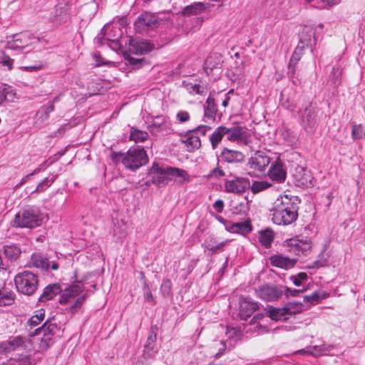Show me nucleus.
Segmentation results:
<instances>
[{"label":"nucleus","instance_id":"1","mask_svg":"<svg viewBox=\"0 0 365 365\" xmlns=\"http://www.w3.org/2000/svg\"><path fill=\"white\" fill-rule=\"evenodd\" d=\"M301 200L295 195L279 196L272 209V221L278 225H289L298 218Z\"/></svg>","mask_w":365,"mask_h":365},{"label":"nucleus","instance_id":"2","mask_svg":"<svg viewBox=\"0 0 365 365\" xmlns=\"http://www.w3.org/2000/svg\"><path fill=\"white\" fill-rule=\"evenodd\" d=\"M110 158L114 164L122 163L126 169L131 171L137 170L148 162L145 150L140 146L132 147L126 153L112 151Z\"/></svg>","mask_w":365,"mask_h":365},{"label":"nucleus","instance_id":"3","mask_svg":"<svg viewBox=\"0 0 365 365\" xmlns=\"http://www.w3.org/2000/svg\"><path fill=\"white\" fill-rule=\"evenodd\" d=\"M14 282L19 292L26 296H31L38 289V277L36 274L24 270L15 276Z\"/></svg>","mask_w":365,"mask_h":365},{"label":"nucleus","instance_id":"4","mask_svg":"<svg viewBox=\"0 0 365 365\" xmlns=\"http://www.w3.org/2000/svg\"><path fill=\"white\" fill-rule=\"evenodd\" d=\"M53 318L48 319L45 323L40 327L36 328L34 333H30L29 336L42 334L40 348L42 350L48 349L53 343V336L57 334L60 327L56 322H52Z\"/></svg>","mask_w":365,"mask_h":365},{"label":"nucleus","instance_id":"5","mask_svg":"<svg viewBox=\"0 0 365 365\" xmlns=\"http://www.w3.org/2000/svg\"><path fill=\"white\" fill-rule=\"evenodd\" d=\"M42 219L39 212L34 209H27L16 215L13 225L17 227L33 228L41 224Z\"/></svg>","mask_w":365,"mask_h":365},{"label":"nucleus","instance_id":"6","mask_svg":"<svg viewBox=\"0 0 365 365\" xmlns=\"http://www.w3.org/2000/svg\"><path fill=\"white\" fill-rule=\"evenodd\" d=\"M269 163L270 158L268 155L262 152L255 153L248 160L249 175L255 176L264 175Z\"/></svg>","mask_w":365,"mask_h":365},{"label":"nucleus","instance_id":"7","mask_svg":"<svg viewBox=\"0 0 365 365\" xmlns=\"http://www.w3.org/2000/svg\"><path fill=\"white\" fill-rule=\"evenodd\" d=\"M168 167H161L158 163L154 162L149 169L148 175L151 176L150 181H147L146 184H154L158 187L165 186L170 180L168 176Z\"/></svg>","mask_w":365,"mask_h":365},{"label":"nucleus","instance_id":"8","mask_svg":"<svg viewBox=\"0 0 365 365\" xmlns=\"http://www.w3.org/2000/svg\"><path fill=\"white\" fill-rule=\"evenodd\" d=\"M206 130L207 128L205 126H198L194 130L186 132V134L182 138L181 141L184 143L188 152H193L200 148L201 140L198 134L201 133L202 135H205Z\"/></svg>","mask_w":365,"mask_h":365},{"label":"nucleus","instance_id":"9","mask_svg":"<svg viewBox=\"0 0 365 365\" xmlns=\"http://www.w3.org/2000/svg\"><path fill=\"white\" fill-rule=\"evenodd\" d=\"M134 25L139 32L148 31L160 25V19L154 14L145 12L138 16Z\"/></svg>","mask_w":365,"mask_h":365},{"label":"nucleus","instance_id":"10","mask_svg":"<svg viewBox=\"0 0 365 365\" xmlns=\"http://www.w3.org/2000/svg\"><path fill=\"white\" fill-rule=\"evenodd\" d=\"M35 38L29 33H19L7 38L6 48L14 51H21L29 46Z\"/></svg>","mask_w":365,"mask_h":365},{"label":"nucleus","instance_id":"11","mask_svg":"<svg viewBox=\"0 0 365 365\" xmlns=\"http://www.w3.org/2000/svg\"><path fill=\"white\" fill-rule=\"evenodd\" d=\"M258 297L267 302L278 300L284 294L283 287L266 284L256 290Z\"/></svg>","mask_w":365,"mask_h":365},{"label":"nucleus","instance_id":"12","mask_svg":"<svg viewBox=\"0 0 365 365\" xmlns=\"http://www.w3.org/2000/svg\"><path fill=\"white\" fill-rule=\"evenodd\" d=\"M291 173L297 186L307 187L313 185L311 173L304 167L293 163Z\"/></svg>","mask_w":365,"mask_h":365},{"label":"nucleus","instance_id":"13","mask_svg":"<svg viewBox=\"0 0 365 365\" xmlns=\"http://www.w3.org/2000/svg\"><path fill=\"white\" fill-rule=\"evenodd\" d=\"M292 303H288L283 308H273L270 307L267 311V316L272 320L285 321L288 319L287 316L296 314L299 311V306L297 307L296 310L292 309Z\"/></svg>","mask_w":365,"mask_h":365},{"label":"nucleus","instance_id":"14","mask_svg":"<svg viewBox=\"0 0 365 365\" xmlns=\"http://www.w3.org/2000/svg\"><path fill=\"white\" fill-rule=\"evenodd\" d=\"M250 187V180L245 178H236L225 182V190L229 193H242Z\"/></svg>","mask_w":365,"mask_h":365},{"label":"nucleus","instance_id":"15","mask_svg":"<svg viewBox=\"0 0 365 365\" xmlns=\"http://www.w3.org/2000/svg\"><path fill=\"white\" fill-rule=\"evenodd\" d=\"M267 174L272 181L278 183L284 182L287 178L286 170L280 160H275L271 163Z\"/></svg>","mask_w":365,"mask_h":365},{"label":"nucleus","instance_id":"16","mask_svg":"<svg viewBox=\"0 0 365 365\" xmlns=\"http://www.w3.org/2000/svg\"><path fill=\"white\" fill-rule=\"evenodd\" d=\"M222 161L227 163H242L245 160L244 154L238 150L224 148L220 155Z\"/></svg>","mask_w":365,"mask_h":365},{"label":"nucleus","instance_id":"17","mask_svg":"<svg viewBox=\"0 0 365 365\" xmlns=\"http://www.w3.org/2000/svg\"><path fill=\"white\" fill-rule=\"evenodd\" d=\"M258 309V303L252 301L250 298H245L242 299L240 302V315L241 319L246 320Z\"/></svg>","mask_w":365,"mask_h":365},{"label":"nucleus","instance_id":"18","mask_svg":"<svg viewBox=\"0 0 365 365\" xmlns=\"http://www.w3.org/2000/svg\"><path fill=\"white\" fill-rule=\"evenodd\" d=\"M252 230L251 220L249 218L245 222L234 223L230 222L229 225H226V230L232 233L247 235L251 232Z\"/></svg>","mask_w":365,"mask_h":365},{"label":"nucleus","instance_id":"19","mask_svg":"<svg viewBox=\"0 0 365 365\" xmlns=\"http://www.w3.org/2000/svg\"><path fill=\"white\" fill-rule=\"evenodd\" d=\"M61 292L62 289L59 284H50L43 289V292L38 297V302H46L48 300H51Z\"/></svg>","mask_w":365,"mask_h":365},{"label":"nucleus","instance_id":"20","mask_svg":"<svg viewBox=\"0 0 365 365\" xmlns=\"http://www.w3.org/2000/svg\"><path fill=\"white\" fill-rule=\"evenodd\" d=\"M156 339L157 334L153 331H150L144 345L143 356L145 359H152L157 352L155 350Z\"/></svg>","mask_w":365,"mask_h":365},{"label":"nucleus","instance_id":"21","mask_svg":"<svg viewBox=\"0 0 365 365\" xmlns=\"http://www.w3.org/2000/svg\"><path fill=\"white\" fill-rule=\"evenodd\" d=\"M83 290V285L81 282L70 286L59 298V303L61 304H66L71 298L78 295Z\"/></svg>","mask_w":365,"mask_h":365},{"label":"nucleus","instance_id":"22","mask_svg":"<svg viewBox=\"0 0 365 365\" xmlns=\"http://www.w3.org/2000/svg\"><path fill=\"white\" fill-rule=\"evenodd\" d=\"M154 45L145 40H136L131 44V51L135 54H144L151 51Z\"/></svg>","mask_w":365,"mask_h":365},{"label":"nucleus","instance_id":"23","mask_svg":"<svg viewBox=\"0 0 365 365\" xmlns=\"http://www.w3.org/2000/svg\"><path fill=\"white\" fill-rule=\"evenodd\" d=\"M229 240H225L221 242H218L217 240L215 237H209L205 241V248L211 252V254H216L221 251L222 248L227 244Z\"/></svg>","mask_w":365,"mask_h":365},{"label":"nucleus","instance_id":"24","mask_svg":"<svg viewBox=\"0 0 365 365\" xmlns=\"http://www.w3.org/2000/svg\"><path fill=\"white\" fill-rule=\"evenodd\" d=\"M270 260L273 266L284 269L292 268L296 263V260L281 255H274Z\"/></svg>","mask_w":365,"mask_h":365},{"label":"nucleus","instance_id":"25","mask_svg":"<svg viewBox=\"0 0 365 365\" xmlns=\"http://www.w3.org/2000/svg\"><path fill=\"white\" fill-rule=\"evenodd\" d=\"M31 262L34 267L42 270L48 271L50 268L48 259L42 254L34 253L31 255Z\"/></svg>","mask_w":365,"mask_h":365},{"label":"nucleus","instance_id":"26","mask_svg":"<svg viewBox=\"0 0 365 365\" xmlns=\"http://www.w3.org/2000/svg\"><path fill=\"white\" fill-rule=\"evenodd\" d=\"M274 238V233L271 229H266L259 232V242L265 248H269Z\"/></svg>","mask_w":365,"mask_h":365},{"label":"nucleus","instance_id":"27","mask_svg":"<svg viewBox=\"0 0 365 365\" xmlns=\"http://www.w3.org/2000/svg\"><path fill=\"white\" fill-rule=\"evenodd\" d=\"M314 41V39L312 40L311 38H309V39L301 38L299 43H298L297 48H295L292 54V56L291 58V62L294 61L295 63H297L300 59L304 48L305 47H312V42Z\"/></svg>","mask_w":365,"mask_h":365},{"label":"nucleus","instance_id":"28","mask_svg":"<svg viewBox=\"0 0 365 365\" xmlns=\"http://www.w3.org/2000/svg\"><path fill=\"white\" fill-rule=\"evenodd\" d=\"M229 131L230 130L227 128L225 126H220L212 133L210 136V140L213 149L217 148L218 143Z\"/></svg>","mask_w":365,"mask_h":365},{"label":"nucleus","instance_id":"29","mask_svg":"<svg viewBox=\"0 0 365 365\" xmlns=\"http://www.w3.org/2000/svg\"><path fill=\"white\" fill-rule=\"evenodd\" d=\"M5 258L10 261H15L21 254V250L16 245H6L4 247Z\"/></svg>","mask_w":365,"mask_h":365},{"label":"nucleus","instance_id":"30","mask_svg":"<svg viewBox=\"0 0 365 365\" xmlns=\"http://www.w3.org/2000/svg\"><path fill=\"white\" fill-rule=\"evenodd\" d=\"M148 138V133L133 127L130 129V140L135 143H142Z\"/></svg>","mask_w":365,"mask_h":365},{"label":"nucleus","instance_id":"31","mask_svg":"<svg viewBox=\"0 0 365 365\" xmlns=\"http://www.w3.org/2000/svg\"><path fill=\"white\" fill-rule=\"evenodd\" d=\"M185 87L187 92L190 94H199V95H203L206 93L207 89L206 87L200 86L199 84L196 83H185L184 82Z\"/></svg>","mask_w":365,"mask_h":365},{"label":"nucleus","instance_id":"32","mask_svg":"<svg viewBox=\"0 0 365 365\" xmlns=\"http://www.w3.org/2000/svg\"><path fill=\"white\" fill-rule=\"evenodd\" d=\"M205 9V6L203 3L197 2L185 7L183 11V13L185 15L197 14Z\"/></svg>","mask_w":365,"mask_h":365},{"label":"nucleus","instance_id":"33","mask_svg":"<svg viewBox=\"0 0 365 365\" xmlns=\"http://www.w3.org/2000/svg\"><path fill=\"white\" fill-rule=\"evenodd\" d=\"M301 123L307 133L312 132L316 121L313 115H302Z\"/></svg>","mask_w":365,"mask_h":365},{"label":"nucleus","instance_id":"34","mask_svg":"<svg viewBox=\"0 0 365 365\" xmlns=\"http://www.w3.org/2000/svg\"><path fill=\"white\" fill-rule=\"evenodd\" d=\"M333 349V346H326L324 344L322 346H314L310 351H307L309 354L313 356H320L326 354L327 352L330 351Z\"/></svg>","mask_w":365,"mask_h":365},{"label":"nucleus","instance_id":"35","mask_svg":"<svg viewBox=\"0 0 365 365\" xmlns=\"http://www.w3.org/2000/svg\"><path fill=\"white\" fill-rule=\"evenodd\" d=\"M14 301V294L11 292L0 291V306L10 305Z\"/></svg>","mask_w":365,"mask_h":365},{"label":"nucleus","instance_id":"36","mask_svg":"<svg viewBox=\"0 0 365 365\" xmlns=\"http://www.w3.org/2000/svg\"><path fill=\"white\" fill-rule=\"evenodd\" d=\"M168 173L170 176H178L184 180L189 181V175L186 170L175 167H168Z\"/></svg>","mask_w":365,"mask_h":365},{"label":"nucleus","instance_id":"37","mask_svg":"<svg viewBox=\"0 0 365 365\" xmlns=\"http://www.w3.org/2000/svg\"><path fill=\"white\" fill-rule=\"evenodd\" d=\"M271 185V183L267 181H255L250 187L253 193H257L269 188Z\"/></svg>","mask_w":365,"mask_h":365},{"label":"nucleus","instance_id":"38","mask_svg":"<svg viewBox=\"0 0 365 365\" xmlns=\"http://www.w3.org/2000/svg\"><path fill=\"white\" fill-rule=\"evenodd\" d=\"M289 245L295 246L298 252L302 251V252L310 248V245L307 242H299L298 240L291 239L289 240Z\"/></svg>","mask_w":365,"mask_h":365},{"label":"nucleus","instance_id":"39","mask_svg":"<svg viewBox=\"0 0 365 365\" xmlns=\"http://www.w3.org/2000/svg\"><path fill=\"white\" fill-rule=\"evenodd\" d=\"M324 296L323 297H321L319 292L316 291V292H314L310 295L304 296L303 302H308L311 304H316L320 301V299L322 298H324Z\"/></svg>","mask_w":365,"mask_h":365},{"label":"nucleus","instance_id":"40","mask_svg":"<svg viewBox=\"0 0 365 365\" xmlns=\"http://www.w3.org/2000/svg\"><path fill=\"white\" fill-rule=\"evenodd\" d=\"M54 180V178H52L51 179H48V178H44L38 184V185L36 187L35 192H41L44 191L47 187H50L52 185Z\"/></svg>","mask_w":365,"mask_h":365},{"label":"nucleus","instance_id":"41","mask_svg":"<svg viewBox=\"0 0 365 365\" xmlns=\"http://www.w3.org/2000/svg\"><path fill=\"white\" fill-rule=\"evenodd\" d=\"M6 343H9L8 347L9 348L10 351L16 349L20 345H21L24 342L23 338L18 336L15 337L10 338L9 340L6 341Z\"/></svg>","mask_w":365,"mask_h":365},{"label":"nucleus","instance_id":"42","mask_svg":"<svg viewBox=\"0 0 365 365\" xmlns=\"http://www.w3.org/2000/svg\"><path fill=\"white\" fill-rule=\"evenodd\" d=\"M308 279V275L306 272H299L296 275L290 277V279L292 281L295 286L299 287L303 281Z\"/></svg>","mask_w":365,"mask_h":365},{"label":"nucleus","instance_id":"43","mask_svg":"<svg viewBox=\"0 0 365 365\" xmlns=\"http://www.w3.org/2000/svg\"><path fill=\"white\" fill-rule=\"evenodd\" d=\"M351 134L354 139H361L365 135L364 129L361 125H354L351 130Z\"/></svg>","mask_w":365,"mask_h":365},{"label":"nucleus","instance_id":"44","mask_svg":"<svg viewBox=\"0 0 365 365\" xmlns=\"http://www.w3.org/2000/svg\"><path fill=\"white\" fill-rule=\"evenodd\" d=\"M143 297L146 302H150L152 304H155V299L151 293V291L146 282L144 283L143 287Z\"/></svg>","mask_w":365,"mask_h":365},{"label":"nucleus","instance_id":"45","mask_svg":"<svg viewBox=\"0 0 365 365\" xmlns=\"http://www.w3.org/2000/svg\"><path fill=\"white\" fill-rule=\"evenodd\" d=\"M341 71L339 68H333L330 77L331 78V83L334 86H337L340 83V75Z\"/></svg>","mask_w":365,"mask_h":365},{"label":"nucleus","instance_id":"46","mask_svg":"<svg viewBox=\"0 0 365 365\" xmlns=\"http://www.w3.org/2000/svg\"><path fill=\"white\" fill-rule=\"evenodd\" d=\"M14 95L15 93L11 89L4 88L3 90H0L1 101H2L3 98L6 101H12Z\"/></svg>","mask_w":365,"mask_h":365},{"label":"nucleus","instance_id":"47","mask_svg":"<svg viewBox=\"0 0 365 365\" xmlns=\"http://www.w3.org/2000/svg\"><path fill=\"white\" fill-rule=\"evenodd\" d=\"M207 107L205 109V114H215L216 110L215 108V99L210 96H209L206 101Z\"/></svg>","mask_w":365,"mask_h":365},{"label":"nucleus","instance_id":"48","mask_svg":"<svg viewBox=\"0 0 365 365\" xmlns=\"http://www.w3.org/2000/svg\"><path fill=\"white\" fill-rule=\"evenodd\" d=\"M45 163H46V162H44L43 163H42L41 165H39V167H38V168H37L36 169H35V170H34L31 173H30V174H29V175H27L24 176V177L21 180V181L19 182V183H18V184L16 185V187H20V186L23 185L24 183H26V182L30 179V178H31L32 175H35V174H36V173H39V172L41 170V169L43 168V165Z\"/></svg>","mask_w":365,"mask_h":365},{"label":"nucleus","instance_id":"49","mask_svg":"<svg viewBox=\"0 0 365 365\" xmlns=\"http://www.w3.org/2000/svg\"><path fill=\"white\" fill-rule=\"evenodd\" d=\"M230 131L226 133L227 139L231 141H235L241 138V133L234 128H228Z\"/></svg>","mask_w":365,"mask_h":365},{"label":"nucleus","instance_id":"50","mask_svg":"<svg viewBox=\"0 0 365 365\" xmlns=\"http://www.w3.org/2000/svg\"><path fill=\"white\" fill-rule=\"evenodd\" d=\"M232 211L235 215H245L247 211V204L240 203L237 206L233 207Z\"/></svg>","mask_w":365,"mask_h":365},{"label":"nucleus","instance_id":"51","mask_svg":"<svg viewBox=\"0 0 365 365\" xmlns=\"http://www.w3.org/2000/svg\"><path fill=\"white\" fill-rule=\"evenodd\" d=\"M283 290L286 297H297L300 293H302L304 291V289H296L289 287H283Z\"/></svg>","mask_w":365,"mask_h":365},{"label":"nucleus","instance_id":"52","mask_svg":"<svg viewBox=\"0 0 365 365\" xmlns=\"http://www.w3.org/2000/svg\"><path fill=\"white\" fill-rule=\"evenodd\" d=\"M172 283L170 279H164L161 285V291L163 295H169L171 290Z\"/></svg>","mask_w":365,"mask_h":365},{"label":"nucleus","instance_id":"53","mask_svg":"<svg viewBox=\"0 0 365 365\" xmlns=\"http://www.w3.org/2000/svg\"><path fill=\"white\" fill-rule=\"evenodd\" d=\"M225 173L222 170L220 169L219 168H215L210 171V173L207 175V178H218L220 177L225 176Z\"/></svg>","mask_w":365,"mask_h":365},{"label":"nucleus","instance_id":"54","mask_svg":"<svg viewBox=\"0 0 365 365\" xmlns=\"http://www.w3.org/2000/svg\"><path fill=\"white\" fill-rule=\"evenodd\" d=\"M327 263V261L326 259H321L313 262L309 265H308V267L309 269H318L319 267H324Z\"/></svg>","mask_w":365,"mask_h":365},{"label":"nucleus","instance_id":"55","mask_svg":"<svg viewBox=\"0 0 365 365\" xmlns=\"http://www.w3.org/2000/svg\"><path fill=\"white\" fill-rule=\"evenodd\" d=\"M335 4L334 0H317V7L324 9L327 6H332Z\"/></svg>","mask_w":365,"mask_h":365},{"label":"nucleus","instance_id":"56","mask_svg":"<svg viewBox=\"0 0 365 365\" xmlns=\"http://www.w3.org/2000/svg\"><path fill=\"white\" fill-rule=\"evenodd\" d=\"M213 208L218 213H221L223 211L225 203L222 200H217L213 204Z\"/></svg>","mask_w":365,"mask_h":365},{"label":"nucleus","instance_id":"57","mask_svg":"<svg viewBox=\"0 0 365 365\" xmlns=\"http://www.w3.org/2000/svg\"><path fill=\"white\" fill-rule=\"evenodd\" d=\"M41 322L38 319L35 315L32 316L28 321L27 324L30 327L31 329L35 328L38 326Z\"/></svg>","mask_w":365,"mask_h":365},{"label":"nucleus","instance_id":"58","mask_svg":"<svg viewBox=\"0 0 365 365\" xmlns=\"http://www.w3.org/2000/svg\"><path fill=\"white\" fill-rule=\"evenodd\" d=\"M42 113L44 114H49L50 113L54 110V106L53 102H48L46 105H44L42 108Z\"/></svg>","mask_w":365,"mask_h":365},{"label":"nucleus","instance_id":"59","mask_svg":"<svg viewBox=\"0 0 365 365\" xmlns=\"http://www.w3.org/2000/svg\"><path fill=\"white\" fill-rule=\"evenodd\" d=\"M76 122H69L67 124L62 125L61 127L58 129V133H61L64 132L66 130L70 129L71 128L73 127L75 125H76Z\"/></svg>","mask_w":365,"mask_h":365},{"label":"nucleus","instance_id":"60","mask_svg":"<svg viewBox=\"0 0 365 365\" xmlns=\"http://www.w3.org/2000/svg\"><path fill=\"white\" fill-rule=\"evenodd\" d=\"M9 344L6 343V341L0 344V354L10 351L9 348L8 347Z\"/></svg>","mask_w":365,"mask_h":365},{"label":"nucleus","instance_id":"61","mask_svg":"<svg viewBox=\"0 0 365 365\" xmlns=\"http://www.w3.org/2000/svg\"><path fill=\"white\" fill-rule=\"evenodd\" d=\"M17 365H31V359L28 356L21 359Z\"/></svg>","mask_w":365,"mask_h":365},{"label":"nucleus","instance_id":"62","mask_svg":"<svg viewBox=\"0 0 365 365\" xmlns=\"http://www.w3.org/2000/svg\"><path fill=\"white\" fill-rule=\"evenodd\" d=\"M215 219L219 221L220 222H221L222 224H223L225 227L226 225H229L230 224V221L227 220L226 219H225L224 217H222V216L220 215H216L215 216Z\"/></svg>","mask_w":365,"mask_h":365},{"label":"nucleus","instance_id":"63","mask_svg":"<svg viewBox=\"0 0 365 365\" xmlns=\"http://www.w3.org/2000/svg\"><path fill=\"white\" fill-rule=\"evenodd\" d=\"M69 312L73 314L78 312V310L80 309V307H78L75 302L69 307Z\"/></svg>","mask_w":365,"mask_h":365},{"label":"nucleus","instance_id":"64","mask_svg":"<svg viewBox=\"0 0 365 365\" xmlns=\"http://www.w3.org/2000/svg\"><path fill=\"white\" fill-rule=\"evenodd\" d=\"M86 300V295H82L81 297H79L78 298H77L75 301V303L78 306V307H81V305L84 303Z\"/></svg>","mask_w":365,"mask_h":365}]
</instances>
